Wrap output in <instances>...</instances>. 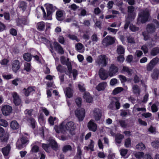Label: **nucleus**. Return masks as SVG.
I'll return each instance as SVG.
<instances>
[{"label":"nucleus","instance_id":"obj_1","mask_svg":"<svg viewBox=\"0 0 159 159\" xmlns=\"http://www.w3.org/2000/svg\"><path fill=\"white\" fill-rule=\"evenodd\" d=\"M149 16V11L146 8L141 10L138 15V21L144 23L148 20Z\"/></svg>","mask_w":159,"mask_h":159},{"label":"nucleus","instance_id":"obj_2","mask_svg":"<svg viewBox=\"0 0 159 159\" xmlns=\"http://www.w3.org/2000/svg\"><path fill=\"white\" fill-rule=\"evenodd\" d=\"M108 58L105 55L99 56L96 60V63L98 66L102 68L105 67L107 64Z\"/></svg>","mask_w":159,"mask_h":159},{"label":"nucleus","instance_id":"obj_3","mask_svg":"<svg viewBox=\"0 0 159 159\" xmlns=\"http://www.w3.org/2000/svg\"><path fill=\"white\" fill-rule=\"evenodd\" d=\"M159 27L158 22L156 20H154L153 21L147 25L146 30L147 32L150 34L154 33L157 29Z\"/></svg>","mask_w":159,"mask_h":159},{"label":"nucleus","instance_id":"obj_4","mask_svg":"<svg viewBox=\"0 0 159 159\" xmlns=\"http://www.w3.org/2000/svg\"><path fill=\"white\" fill-rule=\"evenodd\" d=\"M76 116L79 121H82L85 116V111L83 108L77 109L75 111Z\"/></svg>","mask_w":159,"mask_h":159},{"label":"nucleus","instance_id":"obj_5","mask_svg":"<svg viewBox=\"0 0 159 159\" xmlns=\"http://www.w3.org/2000/svg\"><path fill=\"white\" fill-rule=\"evenodd\" d=\"M115 41L114 38L109 36H107L102 41L103 45L104 46H107L113 44Z\"/></svg>","mask_w":159,"mask_h":159},{"label":"nucleus","instance_id":"obj_6","mask_svg":"<svg viewBox=\"0 0 159 159\" xmlns=\"http://www.w3.org/2000/svg\"><path fill=\"white\" fill-rule=\"evenodd\" d=\"M93 115L95 120H99L102 116V111L98 108H95L93 111Z\"/></svg>","mask_w":159,"mask_h":159},{"label":"nucleus","instance_id":"obj_7","mask_svg":"<svg viewBox=\"0 0 159 159\" xmlns=\"http://www.w3.org/2000/svg\"><path fill=\"white\" fill-rule=\"evenodd\" d=\"M8 134L5 133L4 129L0 127V140L3 142H6L8 139Z\"/></svg>","mask_w":159,"mask_h":159},{"label":"nucleus","instance_id":"obj_8","mask_svg":"<svg viewBox=\"0 0 159 159\" xmlns=\"http://www.w3.org/2000/svg\"><path fill=\"white\" fill-rule=\"evenodd\" d=\"M12 111L11 107L7 105L3 106L2 108V114L5 116H7L10 115L11 112Z\"/></svg>","mask_w":159,"mask_h":159},{"label":"nucleus","instance_id":"obj_9","mask_svg":"<svg viewBox=\"0 0 159 159\" xmlns=\"http://www.w3.org/2000/svg\"><path fill=\"white\" fill-rule=\"evenodd\" d=\"M61 63L63 65H66L67 66L69 71L70 72L72 70V66L70 62L68 61L69 59L67 58L66 61V58L64 56H61Z\"/></svg>","mask_w":159,"mask_h":159},{"label":"nucleus","instance_id":"obj_10","mask_svg":"<svg viewBox=\"0 0 159 159\" xmlns=\"http://www.w3.org/2000/svg\"><path fill=\"white\" fill-rule=\"evenodd\" d=\"M118 71V68L114 64H111L108 71L109 75L112 77L115 75Z\"/></svg>","mask_w":159,"mask_h":159},{"label":"nucleus","instance_id":"obj_11","mask_svg":"<svg viewBox=\"0 0 159 159\" xmlns=\"http://www.w3.org/2000/svg\"><path fill=\"white\" fill-rule=\"evenodd\" d=\"M11 65L12 70L15 73L20 68V62L17 60L12 61Z\"/></svg>","mask_w":159,"mask_h":159},{"label":"nucleus","instance_id":"obj_12","mask_svg":"<svg viewBox=\"0 0 159 159\" xmlns=\"http://www.w3.org/2000/svg\"><path fill=\"white\" fill-rule=\"evenodd\" d=\"M75 128L74 123L72 121H70L67 122L65 126H64V129L69 131H73Z\"/></svg>","mask_w":159,"mask_h":159},{"label":"nucleus","instance_id":"obj_13","mask_svg":"<svg viewBox=\"0 0 159 159\" xmlns=\"http://www.w3.org/2000/svg\"><path fill=\"white\" fill-rule=\"evenodd\" d=\"M88 127L89 129L93 132H95L97 129V125L94 122L93 120H90L88 124Z\"/></svg>","mask_w":159,"mask_h":159},{"label":"nucleus","instance_id":"obj_14","mask_svg":"<svg viewBox=\"0 0 159 159\" xmlns=\"http://www.w3.org/2000/svg\"><path fill=\"white\" fill-rule=\"evenodd\" d=\"M12 95L13 98V102L16 105H20L21 103V100L18 94L15 92L12 93Z\"/></svg>","mask_w":159,"mask_h":159},{"label":"nucleus","instance_id":"obj_15","mask_svg":"<svg viewBox=\"0 0 159 159\" xmlns=\"http://www.w3.org/2000/svg\"><path fill=\"white\" fill-rule=\"evenodd\" d=\"M135 8L133 6L128 7V16L129 18L133 19L135 16V13L134 12Z\"/></svg>","mask_w":159,"mask_h":159},{"label":"nucleus","instance_id":"obj_16","mask_svg":"<svg viewBox=\"0 0 159 159\" xmlns=\"http://www.w3.org/2000/svg\"><path fill=\"white\" fill-rule=\"evenodd\" d=\"M55 50L59 54H62L64 53V51L61 46L57 42H54L53 43Z\"/></svg>","mask_w":159,"mask_h":159},{"label":"nucleus","instance_id":"obj_17","mask_svg":"<svg viewBox=\"0 0 159 159\" xmlns=\"http://www.w3.org/2000/svg\"><path fill=\"white\" fill-rule=\"evenodd\" d=\"M65 121L63 122L60 125L58 126L55 125L54 126V129L57 133H59L60 132L64 133L65 130L64 129Z\"/></svg>","mask_w":159,"mask_h":159},{"label":"nucleus","instance_id":"obj_18","mask_svg":"<svg viewBox=\"0 0 159 159\" xmlns=\"http://www.w3.org/2000/svg\"><path fill=\"white\" fill-rule=\"evenodd\" d=\"M98 74L100 78L103 80L107 79L108 77L106 70L102 68H101L99 70Z\"/></svg>","mask_w":159,"mask_h":159},{"label":"nucleus","instance_id":"obj_19","mask_svg":"<svg viewBox=\"0 0 159 159\" xmlns=\"http://www.w3.org/2000/svg\"><path fill=\"white\" fill-rule=\"evenodd\" d=\"M65 12L64 11L59 10L57 11L56 13V18L58 21H61L64 19V14Z\"/></svg>","mask_w":159,"mask_h":159},{"label":"nucleus","instance_id":"obj_20","mask_svg":"<svg viewBox=\"0 0 159 159\" xmlns=\"http://www.w3.org/2000/svg\"><path fill=\"white\" fill-rule=\"evenodd\" d=\"M11 150V146L10 144H8L5 147L1 149L2 152L4 156H7L9 154Z\"/></svg>","mask_w":159,"mask_h":159},{"label":"nucleus","instance_id":"obj_21","mask_svg":"<svg viewBox=\"0 0 159 159\" xmlns=\"http://www.w3.org/2000/svg\"><path fill=\"white\" fill-rule=\"evenodd\" d=\"M55 7H53L51 4H48L46 7L47 11V16H49L54 11Z\"/></svg>","mask_w":159,"mask_h":159},{"label":"nucleus","instance_id":"obj_22","mask_svg":"<svg viewBox=\"0 0 159 159\" xmlns=\"http://www.w3.org/2000/svg\"><path fill=\"white\" fill-rule=\"evenodd\" d=\"M49 144L51 145V148L56 151L58 149V145L57 142L52 139H49Z\"/></svg>","mask_w":159,"mask_h":159},{"label":"nucleus","instance_id":"obj_23","mask_svg":"<svg viewBox=\"0 0 159 159\" xmlns=\"http://www.w3.org/2000/svg\"><path fill=\"white\" fill-rule=\"evenodd\" d=\"M75 47L76 50L80 52H83L84 51V45L80 43H78L76 44Z\"/></svg>","mask_w":159,"mask_h":159},{"label":"nucleus","instance_id":"obj_24","mask_svg":"<svg viewBox=\"0 0 159 159\" xmlns=\"http://www.w3.org/2000/svg\"><path fill=\"white\" fill-rule=\"evenodd\" d=\"M84 98L86 102L89 103H92L93 98L88 93H85L84 96Z\"/></svg>","mask_w":159,"mask_h":159},{"label":"nucleus","instance_id":"obj_25","mask_svg":"<svg viewBox=\"0 0 159 159\" xmlns=\"http://www.w3.org/2000/svg\"><path fill=\"white\" fill-rule=\"evenodd\" d=\"M64 92L68 98H70L72 97L73 96V90L71 88L69 87L66 88V89L64 90Z\"/></svg>","mask_w":159,"mask_h":159},{"label":"nucleus","instance_id":"obj_26","mask_svg":"<svg viewBox=\"0 0 159 159\" xmlns=\"http://www.w3.org/2000/svg\"><path fill=\"white\" fill-rule=\"evenodd\" d=\"M107 84L106 82H102L100 83L96 87L98 91L103 90L106 87Z\"/></svg>","mask_w":159,"mask_h":159},{"label":"nucleus","instance_id":"obj_27","mask_svg":"<svg viewBox=\"0 0 159 159\" xmlns=\"http://www.w3.org/2000/svg\"><path fill=\"white\" fill-rule=\"evenodd\" d=\"M94 143V142L91 140L90 144L88 146H85L84 147V149L86 151L90 150L91 152L93 151H94V149H93Z\"/></svg>","mask_w":159,"mask_h":159},{"label":"nucleus","instance_id":"obj_28","mask_svg":"<svg viewBox=\"0 0 159 159\" xmlns=\"http://www.w3.org/2000/svg\"><path fill=\"white\" fill-rule=\"evenodd\" d=\"M124 136L123 135L120 134H117L115 136V140L116 143L120 144L121 143V140L123 139Z\"/></svg>","mask_w":159,"mask_h":159},{"label":"nucleus","instance_id":"obj_29","mask_svg":"<svg viewBox=\"0 0 159 159\" xmlns=\"http://www.w3.org/2000/svg\"><path fill=\"white\" fill-rule=\"evenodd\" d=\"M11 128L13 129H16L19 127V125L16 121H12L10 124Z\"/></svg>","mask_w":159,"mask_h":159},{"label":"nucleus","instance_id":"obj_30","mask_svg":"<svg viewBox=\"0 0 159 159\" xmlns=\"http://www.w3.org/2000/svg\"><path fill=\"white\" fill-rule=\"evenodd\" d=\"M116 52L118 54H124L125 53V49L121 45L118 46L116 49Z\"/></svg>","mask_w":159,"mask_h":159},{"label":"nucleus","instance_id":"obj_31","mask_svg":"<svg viewBox=\"0 0 159 159\" xmlns=\"http://www.w3.org/2000/svg\"><path fill=\"white\" fill-rule=\"evenodd\" d=\"M159 53V48L156 47L153 48L151 50L150 54L151 55L155 56Z\"/></svg>","mask_w":159,"mask_h":159},{"label":"nucleus","instance_id":"obj_32","mask_svg":"<svg viewBox=\"0 0 159 159\" xmlns=\"http://www.w3.org/2000/svg\"><path fill=\"white\" fill-rule=\"evenodd\" d=\"M159 74V70L155 69L153 70V72L151 75L152 78L154 79H157Z\"/></svg>","mask_w":159,"mask_h":159},{"label":"nucleus","instance_id":"obj_33","mask_svg":"<svg viewBox=\"0 0 159 159\" xmlns=\"http://www.w3.org/2000/svg\"><path fill=\"white\" fill-rule=\"evenodd\" d=\"M23 57L25 60L27 61H30L32 58L31 54L29 53H26L23 55Z\"/></svg>","mask_w":159,"mask_h":159},{"label":"nucleus","instance_id":"obj_34","mask_svg":"<svg viewBox=\"0 0 159 159\" xmlns=\"http://www.w3.org/2000/svg\"><path fill=\"white\" fill-rule=\"evenodd\" d=\"M45 23L43 21L38 23L37 25V29L40 31L43 30L45 28Z\"/></svg>","mask_w":159,"mask_h":159},{"label":"nucleus","instance_id":"obj_35","mask_svg":"<svg viewBox=\"0 0 159 159\" xmlns=\"http://www.w3.org/2000/svg\"><path fill=\"white\" fill-rule=\"evenodd\" d=\"M42 147L45 151L49 153L51 150L50 144L43 143Z\"/></svg>","mask_w":159,"mask_h":159},{"label":"nucleus","instance_id":"obj_36","mask_svg":"<svg viewBox=\"0 0 159 159\" xmlns=\"http://www.w3.org/2000/svg\"><path fill=\"white\" fill-rule=\"evenodd\" d=\"M25 90V94L26 96H28L30 93L33 91H35L33 88L32 87H29L27 89H24Z\"/></svg>","mask_w":159,"mask_h":159},{"label":"nucleus","instance_id":"obj_37","mask_svg":"<svg viewBox=\"0 0 159 159\" xmlns=\"http://www.w3.org/2000/svg\"><path fill=\"white\" fill-rule=\"evenodd\" d=\"M71 146L69 145H64L62 148V151L63 152L66 153L68 151H71L72 150Z\"/></svg>","mask_w":159,"mask_h":159},{"label":"nucleus","instance_id":"obj_38","mask_svg":"<svg viewBox=\"0 0 159 159\" xmlns=\"http://www.w3.org/2000/svg\"><path fill=\"white\" fill-rule=\"evenodd\" d=\"M132 90L134 93L139 94L140 92L139 86L137 85H134L132 87Z\"/></svg>","mask_w":159,"mask_h":159},{"label":"nucleus","instance_id":"obj_39","mask_svg":"<svg viewBox=\"0 0 159 159\" xmlns=\"http://www.w3.org/2000/svg\"><path fill=\"white\" fill-rule=\"evenodd\" d=\"M67 37L70 39L73 40H75L77 42L80 41V40L77 37V36L74 34H70L67 35Z\"/></svg>","mask_w":159,"mask_h":159},{"label":"nucleus","instance_id":"obj_40","mask_svg":"<svg viewBox=\"0 0 159 159\" xmlns=\"http://www.w3.org/2000/svg\"><path fill=\"white\" fill-rule=\"evenodd\" d=\"M27 6V4L25 2L21 1L19 2V7L21 8L23 11H24L26 9Z\"/></svg>","mask_w":159,"mask_h":159},{"label":"nucleus","instance_id":"obj_41","mask_svg":"<svg viewBox=\"0 0 159 159\" xmlns=\"http://www.w3.org/2000/svg\"><path fill=\"white\" fill-rule=\"evenodd\" d=\"M145 148V147L144 144L142 143H139L136 146V149L139 150H144Z\"/></svg>","mask_w":159,"mask_h":159},{"label":"nucleus","instance_id":"obj_42","mask_svg":"<svg viewBox=\"0 0 159 159\" xmlns=\"http://www.w3.org/2000/svg\"><path fill=\"white\" fill-rule=\"evenodd\" d=\"M122 70L123 71L126 72L129 75H131L133 73L132 70L129 69L128 67L126 66H124L123 67Z\"/></svg>","mask_w":159,"mask_h":159},{"label":"nucleus","instance_id":"obj_43","mask_svg":"<svg viewBox=\"0 0 159 159\" xmlns=\"http://www.w3.org/2000/svg\"><path fill=\"white\" fill-rule=\"evenodd\" d=\"M123 90V89L122 87H117L113 91V93L116 95L121 92Z\"/></svg>","mask_w":159,"mask_h":159},{"label":"nucleus","instance_id":"obj_44","mask_svg":"<svg viewBox=\"0 0 159 159\" xmlns=\"http://www.w3.org/2000/svg\"><path fill=\"white\" fill-rule=\"evenodd\" d=\"M24 69L27 71L30 72L31 70L30 64L27 62H25L24 64Z\"/></svg>","mask_w":159,"mask_h":159},{"label":"nucleus","instance_id":"obj_45","mask_svg":"<svg viewBox=\"0 0 159 159\" xmlns=\"http://www.w3.org/2000/svg\"><path fill=\"white\" fill-rule=\"evenodd\" d=\"M134 155L136 158L140 159L143 157L144 153L143 152H138L135 153Z\"/></svg>","mask_w":159,"mask_h":159},{"label":"nucleus","instance_id":"obj_46","mask_svg":"<svg viewBox=\"0 0 159 159\" xmlns=\"http://www.w3.org/2000/svg\"><path fill=\"white\" fill-rule=\"evenodd\" d=\"M127 39L128 43L131 44L135 43L134 38L131 36H129L127 37Z\"/></svg>","mask_w":159,"mask_h":159},{"label":"nucleus","instance_id":"obj_47","mask_svg":"<svg viewBox=\"0 0 159 159\" xmlns=\"http://www.w3.org/2000/svg\"><path fill=\"white\" fill-rule=\"evenodd\" d=\"M151 145L153 147L157 149L159 148V141H154L152 142Z\"/></svg>","mask_w":159,"mask_h":159},{"label":"nucleus","instance_id":"obj_48","mask_svg":"<svg viewBox=\"0 0 159 159\" xmlns=\"http://www.w3.org/2000/svg\"><path fill=\"white\" fill-rule=\"evenodd\" d=\"M8 125V124L7 122L5 120H0V125L3 126L4 127H6Z\"/></svg>","mask_w":159,"mask_h":159},{"label":"nucleus","instance_id":"obj_49","mask_svg":"<svg viewBox=\"0 0 159 159\" xmlns=\"http://www.w3.org/2000/svg\"><path fill=\"white\" fill-rule=\"evenodd\" d=\"M16 146L17 148L20 149L23 148L25 146V144L23 143H21L20 141H18L16 143Z\"/></svg>","mask_w":159,"mask_h":159},{"label":"nucleus","instance_id":"obj_50","mask_svg":"<svg viewBox=\"0 0 159 159\" xmlns=\"http://www.w3.org/2000/svg\"><path fill=\"white\" fill-rule=\"evenodd\" d=\"M77 157L79 159H81V155H82V151L81 150V149L80 146H78L77 147Z\"/></svg>","mask_w":159,"mask_h":159},{"label":"nucleus","instance_id":"obj_51","mask_svg":"<svg viewBox=\"0 0 159 159\" xmlns=\"http://www.w3.org/2000/svg\"><path fill=\"white\" fill-rule=\"evenodd\" d=\"M27 120L30 123L32 127L33 128H34L35 127L34 120L33 118H30V119H27Z\"/></svg>","mask_w":159,"mask_h":159},{"label":"nucleus","instance_id":"obj_52","mask_svg":"<svg viewBox=\"0 0 159 159\" xmlns=\"http://www.w3.org/2000/svg\"><path fill=\"white\" fill-rule=\"evenodd\" d=\"M125 145L127 148L131 146V140L130 138H127L125 140Z\"/></svg>","mask_w":159,"mask_h":159},{"label":"nucleus","instance_id":"obj_53","mask_svg":"<svg viewBox=\"0 0 159 159\" xmlns=\"http://www.w3.org/2000/svg\"><path fill=\"white\" fill-rule=\"evenodd\" d=\"M39 150V147L36 145H34L32 147L31 151L33 152H37Z\"/></svg>","mask_w":159,"mask_h":159},{"label":"nucleus","instance_id":"obj_54","mask_svg":"<svg viewBox=\"0 0 159 159\" xmlns=\"http://www.w3.org/2000/svg\"><path fill=\"white\" fill-rule=\"evenodd\" d=\"M129 29L130 30L133 32L138 31L139 30V28L138 27H136L133 25H130Z\"/></svg>","mask_w":159,"mask_h":159},{"label":"nucleus","instance_id":"obj_55","mask_svg":"<svg viewBox=\"0 0 159 159\" xmlns=\"http://www.w3.org/2000/svg\"><path fill=\"white\" fill-rule=\"evenodd\" d=\"M124 60V54H120L117 57V60L118 62H122Z\"/></svg>","mask_w":159,"mask_h":159},{"label":"nucleus","instance_id":"obj_56","mask_svg":"<svg viewBox=\"0 0 159 159\" xmlns=\"http://www.w3.org/2000/svg\"><path fill=\"white\" fill-rule=\"evenodd\" d=\"M154 66L150 62L147 65V69L148 71H151L152 69Z\"/></svg>","mask_w":159,"mask_h":159},{"label":"nucleus","instance_id":"obj_57","mask_svg":"<svg viewBox=\"0 0 159 159\" xmlns=\"http://www.w3.org/2000/svg\"><path fill=\"white\" fill-rule=\"evenodd\" d=\"M91 39L93 42H97L98 40V38L96 34H93L91 37Z\"/></svg>","mask_w":159,"mask_h":159},{"label":"nucleus","instance_id":"obj_58","mask_svg":"<svg viewBox=\"0 0 159 159\" xmlns=\"http://www.w3.org/2000/svg\"><path fill=\"white\" fill-rule=\"evenodd\" d=\"M21 143H23L25 144L26 143L28 142V140L26 137H22L21 139H20V140H19Z\"/></svg>","mask_w":159,"mask_h":159},{"label":"nucleus","instance_id":"obj_59","mask_svg":"<svg viewBox=\"0 0 159 159\" xmlns=\"http://www.w3.org/2000/svg\"><path fill=\"white\" fill-rule=\"evenodd\" d=\"M118 121L121 127H125L126 126L127 124L124 120H120Z\"/></svg>","mask_w":159,"mask_h":159},{"label":"nucleus","instance_id":"obj_60","mask_svg":"<svg viewBox=\"0 0 159 159\" xmlns=\"http://www.w3.org/2000/svg\"><path fill=\"white\" fill-rule=\"evenodd\" d=\"M159 60L157 57H156L152 60L150 62L155 66L158 62Z\"/></svg>","mask_w":159,"mask_h":159},{"label":"nucleus","instance_id":"obj_61","mask_svg":"<svg viewBox=\"0 0 159 159\" xmlns=\"http://www.w3.org/2000/svg\"><path fill=\"white\" fill-rule=\"evenodd\" d=\"M33 111V110L32 109H26L25 111V112H24L25 114L26 115H28V116H31L32 112Z\"/></svg>","mask_w":159,"mask_h":159},{"label":"nucleus","instance_id":"obj_62","mask_svg":"<svg viewBox=\"0 0 159 159\" xmlns=\"http://www.w3.org/2000/svg\"><path fill=\"white\" fill-rule=\"evenodd\" d=\"M98 156L100 158H104L106 157V155L104 152H100L98 153Z\"/></svg>","mask_w":159,"mask_h":159},{"label":"nucleus","instance_id":"obj_63","mask_svg":"<svg viewBox=\"0 0 159 159\" xmlns=\"http://www.w3.org/2000/svg\"><path fill=\"white\" fill-rule=\"evenodd\" d=\"M82 99L81 98H77L75 100L76 103L79 107H80L81 104Z\"/></svg>","mask_w":159,"mask_h":159},{"label":"nucleus","instance_id":"obj_64","mask_svg":"<svg viewBox=\"0 0 159 159\" xmlns=\"http://www.w3.org/2000/svg\"><path fill=\"white\" fill-rule=\"evenodd\" d=\"M57 69L58 71L61 73L64 72V67L62 66L61 65H59L57 67Z\"/></svg>","mask_w":159,"mask_h":159}]
</instances>
